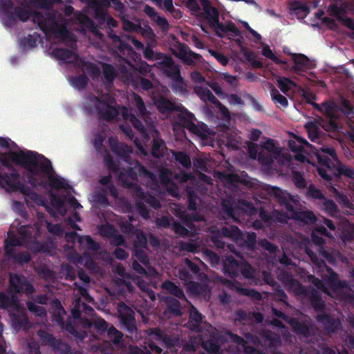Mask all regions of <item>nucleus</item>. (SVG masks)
I'll use <instances>...</instances> for the list:
<instances>
[{
	"label": "nucleus",
	"instance_id": "nucleus-1",
	"mask_svg": "<svg viewBox=\"0 0 354 354\" xmlns=\"http://www.w3.org/2000/svg\"><path fill=\"white\" fill-rule=\"evenodd\" d=\"M298 92L306 101L312 104L317 111L324 114L328 119V122H325L323 120L309 121L306 125V129L308 134V138L312 142L322 144L321 138L322 129L326 131H339L342 129V124L340 122V117L344 115L348 120L354 115V109L346 99L341 97L337 106L333 100L325 101L321 104L314 102L316 99L315 95L309 90L301 88L300 80L296 82L289 78V91ZM350 130H346V133L348 138L354 143V124L349 121L346 122Z\"/></svg>",
	"mask_w": 354,
	"mask_h": 354
},
{
	"label": "nucleus",
	"instance_id": "nucleus-2",
	"mask_svg": "<svg viewBox=\"0 0 354 354\" xmlns=\"http://www.w3.org/2000/svg\"><path fill=\"white\" fill-rule=\"evenodd\" d=\"M306 253L320 270L326 268L327 274L322 275V280L311 277L312 283L315 286V293L312 295L311 304L317 310L324 308V301L322 299L321 293H325L339 300H351L353 297L351 290L345 281H339L337 275L332 270L326 267L322 260H319L316 255L309 249H306Z\"/></svg>",
	"mask_w": 354,
	"mask_h": 354
},
{
	"label": "nucleus",
	"instance_id": "nucleus-3",
	"mask_svg": "<svg viewBox=\"0 0 354 354\" xmlns=\"http://www.w3.org/2000/svg\"><path fill=\"white\" fill-rule=\"evenodd\" d=\"M8 155L16 165L25 168L32 174H45L48 179L49 186L51 188L59 190L70 187L64 179L55 175V172L50 160L44 155L32 151L10 152Z\"/></svg>",
	"mask_w": 354,
	"mask_h": 354
},
{
	"label": "nucleus",
	"instance_id": "nucleus-4",
	"mask_svg": "<svg viewBox=\"0 0 354 354\" xmlns=\"http://www.w3.org/2000/svg\"><path fill=\"white\" fill-rule=\"evenodd\" d=\"M308 145L305 139L289 132V169L292 170V181L299 189L307 185L303 167L306 162L308 163L305 150Z\"/></svg>",
	"mask_w": 354,
	"mask_h": 354
},
{
	"label": "nucleus",
	"instance_id": "nucleus-5",
	"mask_svg": "<svg viewBox=\"0 0 354 354\" xmlns=\"http://www.w3.org/2000/svg\"><path fill=\"white\" fill-rule=\"evenodd\" d=\"M315 153L319 164L317 170L322 178L330 181L332 175H344L354 179V169L339 162L333 148L322 146L315 149Z\"/></svg>",
	"mask_w": 354,
	"mask_h": 354
},
{
	"label": "nucleus",
	"instance_id": "nucleus-6",
	"mask_svg": "<svg viewBox=\"0 0 354 354\" xmlns=\"http://www.w3.org/2000/svg\"><path fill=\"white\" fill-rule=\"evenodd\" d=\"M10 151L4 153V156L1 159L0 165H2L3 167L7 168L10 173L8 174V178L6 179L8 181L7 190L10 192H20L25 196H32V198L37 201V198H40V196L35 192H33L32 189L26 185H24L20 180V175L17 170L14 167L11 162L15 164L11 157L8 155Z\"/></svg>",
	"mask_w": 354,
	"mask_h": 354
},
{
	"label": "nucleus",
	"instance_id": "nucleus-7",
	"mask_svg": "<svg viewBox=\"0 0 354 354\" xmlns=\"http://www.w3.org/2000/svg\"><path fill=\"white\" fill-rule=\"evenodd\" d=\"M179 111L180 113L177 115L175 120L176 125L187 129L190 133L200 138L203 142H207L211 134V131L208 126L203 122L196 125L194 123L196 120L194 115L185 107H181Z\"/></svg>",
	"mask_w": 354,
	"mask_h": 354
},
{
	"label": "nucleus",
	"instance_id": "nucleus-8",
	"mask_svg": "<svg viewBox=\"0 0 354 354\" xmlns=\"http://www.w3.org/2000/svg\"><path fill=\"white\" fill-rule=\"evenodd\" d=\"M298 196L289 194V219L300 221L305 224H311L316 221V216L312 211H304L303 205Z\"/></svg>",
	"mask_w": 354,
	"mask_h": 354
},
{
	"label": "nucleus",
	"instance_id": "nucleus-9",
	"mask_svg": "<svg viewBox=\"0 0 354 354\" xmlns=\"http://www.w3.org/2000/svg\"><path fill=\"white\" fill-rule=\"evenodd\" d=\"M138 176L148 178L156 184L158 183L156 176L153 172L149 171L138 160L135 162L132 167H128L120 172L119 179L122 182L123 186L127 188L124 184V181H130L127 178L136 180Z\"/></svg>",
	"mask_w": 354,
	"mask_h": 354
},
{
	"label": "nucleus",
	"instance_id": "nucleus-10",
	"mask_svg": "<svg viewBox=\"0 0 354 354\" xmlns=\"http://www.w3.org/2000/svg\"><path fill=\"white\" fill-rule=\"evenodd\" d=\"M348 8V4L345 2L330 3L328 8V12L330 15L336 18V19L343 24L345 26L352 30L348 36L354 39V20L346 15V10Z\"/></svg>",
	"mask_w": 354,
	"mask_h": 354
},
{
	"label": "nucleus",
	"instance_id": "nucleus-11",
	"mask_svg": "<svg viewBox=\"0 0 354 354\" xmlns=\"http://www.w3.org/2000/svg\"><path fill=\"white\" fill-rule=\"evenodd\" d=\"M270 200L267 202L266 207H261L259 218L266 225H272L274 223H288V213L282 212L277 209H271Z\"/></svg>",
	"mask_w": 354,
	"mask_h": 354
},
{
	"label": "nucleus",
	"instance_id": "nucleus-12",
	"mask_svg": "<svg viewBox=\"0 0 354 354\" xmlns=\"http://www.w3.org/2000/svg\"><path fill=\"white\" fill-rule=\"evenodd\" d=\"M124 184L128 189L132 191V196L133 198L142 199L145 203L148 204L155 209H158L160 207L159 201L154 196L145 192L142 187L136 183L124 181Z\"/></svg>",
	"mask_w": 354,
	"mask_h": 354
},
{
	"label": "nucleus",
	"instance_id": "nucleus-13",
	"mask_svg": "<svg viewBox=\"0 0 354 354\" xmlns=\"http://www.w3.org/2000/svg\"><path fill=\"white\" fill-rule=\"evenodd\" d=\"M118 313L122 328L129 333H135L137 328L134 311L126 304L122 302L118 305Z\"/></svg>",
	"mask_w": 354,
	"mask_h": 354
},
{
	"label": "nucleus",
	"instance_id": "nucleus-14",
	"mask_svg": "<svg viewBox=\"0 0 354 354\" xmlns=\"http://www.w3.org/2000/svg\"><path fill=\"white\" fill-rule=\"evenodd\" d=\"M9 283L11 291L15 293L31 295L35 292L33 285L23 274H10Z\"/></svg>",
	"mask_w": 354,
	"mask_h": 354
},
{
	"label": "nucleus",
	"instance_id": "nucleus-15",
	"mask_svg": "<svg viewBox=\"0 0 354 354\" xmlns=\"http://www.w3.org/2000/svg\"><path fill=\"white\" fill-rule=\"evenodd\" d=\"M322 236H326L333 238L332 235L327 232L324 227H319L312 232V240L313 243L319 247V252L322 256L325 258L329 263H334L335 258L330 255L324 248V239Z\"/></svg>",
	"mask_w": 354,
	"mask_h": 354
},
{
	"label": "nucleus",
	"instance_id": "nucleus-16",
	"mask_svg": "<svg viewBox=\"0 0 354 354\" xmlns=\"http://www.w3.org/2000/svg\"><path fill=\"white\" fill-rule=\"evenodd\" d=\"M290 59L292 62V71L300 75H304L303 73L313 66V63L303 54L289 53Z\"/></svg>",
	"mask_w": 354,
	"mask_h": 354
},
{
	"label": "nucleus",
	"instance_id": "nucleus-17",
	"mask_svg": "<svg viewBox=\"0 0 354 354\" xmlns=\"http://www.w3.org/2000/svg\"><path fill=\"white\" fill-rule=\"evenodd\" d=\"M288 323L297 334L304 337L309 336L314 330L311 319L307 316L302 315L300 321L289 318Z\"/></svg>",
	"mask_w": 354,
	"mask_h": 354
},
{
	"label": "nucleus",
	"instance_id": "nucleus-18",
	"mask_svg": "<svg viewBox=\"0 0 354 354\" xmlns=\"http://www.w3.org/2000/svg\"><path fill=\"white\" fill-rule=\"evenodd\" d=\"M187 304L189 305V309L187 327L193 332L199 333L202 330L201 324L205 316L190 301Z\"/></svg>",
	"mask_w": 354,
	"mask_h": 354
},
{
	"label": "nucleus",
	"instance_id": "nucleus-19",
	"mask_svg": "<svg viewBox=\"0 0 354 354\" xmlns=\"http://www.w3.org/2000/svg\"><path fill=\"white\" fill-rule=\"evenodd\" d=\"M95 98L97 102L100 103V104L95 106L96 111L101 118L111 121L118 117L119 111L116 107L109 105L106 102L100 100L98 97Z\"/></svg>",
	"mask_w": 354,
	"mask_h": 354
},
{
	"label": "nucleus",
	"instance_id": "nucleus-20",
	"mask_svg": "<svg viewBox=\"0 0 354 354\" xmlns=\"http://www.w3.org/2000/svg\"><path fill=\"white\" fill-rule=\"evenodd\" d=\"M151 156L156 158L163 157L167 147L165 141L160 137V132L158 130L154 129L151 132Z\"/></svg>",
	"mask_w": 354,
	"mask_h": 354
},
{
	"label": "nucleus",
	"instance_id": "nucleus-21",
	"mask_svg": "<svg viewBox=\"0 0 354 354\" xmlns=\"http://www.w3.org/2000/svg\"><path fill=\"white\" fill-rule=\"evenodd\" d=\"M241 261H237L232 256H227L223 262V271L225 276L235 279L239 276V270Z\"/></svg>",
	"mask_w": 354,
	"mask_h": 354
},
{
	"label": "nucleus",
	"instance_id": "nucleus-22",
	"mask_svg": "<svg viewBox=\"0 0 354 354\" xmlns=\"http://www.w3.org/2000/svg\"><path fill=\"white\" fill-rule=\"evenodd\" d=\"M261 198L263 200V201L254 196L253 198L254 203L247 200H241L240 204L245 212L250 214H257L258 211L259 212H260L261 207H266L267 202H269V197L262 196Z\"/></svg>",
	"mask_w": 354,
	"mask_h": 354
},
{
	"label": "nucleus",
	"instance_id": "nucleus-23",
	"mask_svg": "<svg viewBox=\"0 0 354 354\" xmlns=\"http://www.w3.org/2000/svg\"><path fill=\"white\" fill-rule=\"evenodd\" d=\"M48 32H52L55 38L63 41L74 40V35L67 29L66 26L56 21L50 26Z\"/></svg>",
	"mask_w": 354,
	"mask_h": 354
},
{
	"label": "nucleus",
	"instance_id": "nucleus-24",
	"mask_svg": "<svg viewBox=\"0 0 354 354\" xmlns=\"http://www.w3.org/2000/svg\"><path fill=\"white\" fill-rule=\"evenodd\" d=\"M203 7L205 18L208 20L209 26H214L219 21V13L218 10L211 6L209 0H200Z\"/></svg>",
	"mask_w": 354,
	"mask_h": 354
},
{
	"label": "nucleus",
	"instance_id": "nucleus-25",
	"mask_svg": "<svg viewBox=\"0 0 354 354\" xmlns=\"http://www.w3.org/2000/svg\"><path fill=\"white\" fill-rule=\"evenodd\" d=\"M0 8L3 12V18L6 24L9 26H13L16 23L15 14L10 9L14 10V3L11 0H0Z\"/></svg>",
	"mask_w": 354,
	"mask_h": 354
},
{
	"label": "nucleus",
	"instance_id": "nucleus-26",
	"mask_svg": "<svg viewBox=\"0 0 354 354\" xmlns=\"http://www.w3.org/2000/svg\"><path fill=\"white\" fill-rule=\"evenodd\" d=\"M161 288L167 290L177 299L185 301L187 303H189V301L186 297L183 290L173 281L170 280H165L162 283Z\"/></svg>",
	"mask_w": 354,
	"mask_h": 354
},
{
	"label": "nucleus",
	"instance_id": "nucleus-27",
	"mask_svg": "<svg viewBox=\"0 0 354 354\" xmlns=\"http://www.w3.org/2000/svg\"><path fill=\"white\" fill-rule=\"evenodd\" d=\"M166 310L176 317L183 316V309L179 300L174 297H167L165 299Z\"/></svg>",
	"mask_w": 354,
	"mask_h": 354
},
{
	"label": "nucleus",
	"instance_id": "nucleus-28",
	"mask_svg": "<svg viewBox=\"0 0 354 354\" xmlns=\"http://www.w3.org/2000/svg\"><path fill=\"white\" fill-rule=\"evenodd\" d=\"M317 320L324 327L328 333L335 332L340 326V321L338 318L334 319L324 314L318 315Z\"/></svg>",
	"mask_w": 354,
	"mask_h": 354
},
{
	"label": "nucleus",
	"instance_id": "nucleus-29",
	"mask_svg": "<svg viewBox=\"0 0 354 354\" xmlns=\"http://www.w3.org/2000/svg\"><path fill=\"white\" fill-rule=\"evenodd\" d=\"M261 147L268 152L281 157L280 160L282 162H288V155H285L282 151V148L277 145L274 140L271 138H268L265 142H261Z\"/></svg>",
	"mask_w": 354,
	"mask_h": 354
},
{
	"label": "nucleus",
	"instance_id": "nucleus-30",
	"mask_svg": "<svg viewBox=\"0 0 354 354\" xmlns=\"http://www.w3.org/2000/svg\"><path fill=\"white\" fill-rule=\"evenodd\" d=\"M154 104L158 110L162 113H170L175 110H178L174 103L162 96L158 97Z\"/></svg>",
	"mask_w": 354,
	"mask_h": 354
},
{
	"label": "nucleus",
	"instance_id": "nucleus-31",
	"mask_svg": "<svg viewBox=\"0 0 354 354\" xmlns=\"http://www.w3.org/2000/svg\"><path fill=\"white\" fill-rule=\"evenodd\" d=\"M111 151L120 158H123L125 160L133 152V149L131 146L124 143H119L118 142H111Z\"/></svg>",
	"mask_w": 354,
	"mask_h": 354
},
{
	"label": "nucleus",
	"instance_id": "nucleus-32",
	"mask_svg": "<svg viewBox=\"0 0 354 354\" xmlns=\"http://www.w3.org/2000/svg\"><path fill=\"white\" fill-rule=\"evenodd\" d=\"M221 234L223 236L229 238L232 241L238 242L243 239V233L235 225L224 226L221 228Z\"/></svg>",
	"mask_w": 354,
	"mask_h": 354
},
{
	"label": "nucleus",
	"instance_id": "nucleus-33",
	"mask_svg": "<svg viewBox=\"0 0 354 354\" xmlns=\"http://www.w3.org/2000/svg\"><path fill=\"white\" fill-rule=\"evenodd\" d=\"M310 7V6L304 5L299 2L291 5V6L289 5V17L297 16L299 18L304 19L309 13Z\"/></svg>",
	"mask_w": 354,
	"mask_h": 354
},
{
	"label": "nucleus",
	"instance_id": "nucleus-34",
	"mask_svg": "<svg viewBox=\"0 0 354 354\" xmlns=\"http://www.w3.org/2000/svg\"><path fill=\"white\" fill-rule=\"evenodd\" d=\"M178 218L187 227H190L194 222H199L203 221V216L198 213H187L186 211L181 212L178 214Z\"/></svg>",
	"mask_w": 354,
	"mask_h": 354
},
{
	"label": "nucleus",
	"instance_id": "nucleus-35",
	"mask_svg": "<svg viewBox=\"0 0 354 354\" xmlns=\"http://www.w3.org/2000/svg\"><path fill=\"white\" fill-rule=\"evenodd\" d=\"M202 347L210 354H216L221 349L219 341L215 336H210V337L202 342Z\"/></svg>",
	"mask_w": 354,
	"mask_h": 354
},
{
	"label": "nucleus",
	"instance_id": "nucleus-36",
	"mask_svg": "<svg viewBox=\"0 0 354 354\" xmlns=\"http://www.w3.org/2000/svg\"><path fill=\"white\" fill-rule=\"evenodd\" d=\"M258 160L261 164L268 167H271L274 160H277L279 165H286L287 162H282L281 157H277L274 154L271 153H268L264 151H261L259 153Z\"/></svg>",
	"mask_w": 354,
	"mask_h": 354
},
{
	"label": "nucleus",
	"instance_id": "nucleus-37",
	"mask_svg": "<svg viewBox=\"0 0 354 354\" xmlns=\"http://www.w3.org/2000/svg\"><path fill=\"white\" fill-rule=\"evenodd\" d=\"M52 55L57 59L65 63L71 62V59L75 55V53L66 48H57L52 51Z\"/></svg>",
	"mask_w": 354,
	"mask_h": 354
},
{
	"label": "nucleus",
	"instance_id": "nucleus-38",
	"mask_svg": "<svg viewBox=\"0 0 354 354\" xmlns=\"http://www.w3.org/2000/svg\"><path fill=\"white\" fill-rule=\"evenodd\" d=\"M6 253L9 257L14 258L20 264L28 263L31 259V257L28 252H20L16 253L14 248L9 249L8 245L6 247Z\"/></svg>",
	"mask_w": 354,
	"mask_h": 354
},
{
	"label": "nucleus",
	"instance_id": "nucleus-39",
	"mask_svg": "<svg viewBox=\"0 0 354 354\" xmlns=\"http://www.w3.org/2000/svg\"><path fill=\"white\" fill-rule=\"evenodd\" d=\"M102 73L107 84H112L117 77L118 73L114 66L110 64H102Z\"/></svg>",
	"mask_w": 354,
	"mask_h": 354
},
{
	"label": "nucleus",
	"instance_id": "nucleus-40",
	"mask_svg": "<svg viewBox=\"0 0 354 354\" xmlns=\"http://www.w3.org/2000/svg\"><path fill=\"white\" fill-rule=\"evenodd\" d=\"M32 21L37 24L39 28L45 33H48L50 24L42 13L38 11L32 12Z\"/></svg>",
	"mask_w": 354,
	"mask_h": 354
},
{
	"label": "nucleus",
	"instance_id": "nucleus-41",
	"mask_svg": "<svg viewBox=\"0 0 354 354\" xmlns=\"http://www.w3.org/2000/svg\"><path fill=\"white\" fill-rule=\"evenodd\" d=\"M153 334L157 336L158 339L160 340L167 348H171L176 344L177 340L175 338L162 333L159 328H155Z\"/></svg>",
	"mask_w": 354,
	"mask_h": 354
},
{
	"label": "nucleus",
	"instance_id": "nucleus-42",
	"mask_svg": "<svg viewBox=\"0 0 354 354\" xmlns=\"http://www.w3.org/2000/svg\"><path fill=\"white\" fill-rule=\"evenodd\" d=\"M196 93L203 100H207L215 105H221V102L213 95L209 88L206 87H200L196 90Z\"/></svg>",
	"mask_w": 354,
	"mask_h": 354
},
{
	"label": "nucleus",
	"instance_id": "nucleus-43",
	"mask_svg": "<svg viewBox=\"0 0 354 354\" xmlns=\"http://www.w3.org/2000/svg\"><path fill=\"white\" fill-rule=\"evenodd\" d=\"M263 189L269 196H274L279 201H281L286 208L288 209V198L282 197V193L279 188L269 185H265Z\"/></svg>",
	"mask_w": 354,
	"mask_h": 354
},
{
	"label": "nucleus",
	"instance_id": "nucleus-44",
	"mask_svg": "<svg viewBox=\"0 0 354 354\" xmlns=\"http://www.w3.org/2000/svg\"><path fill=\"white\" fill-rule=\"evenodd\" d=\"M320 205L322 209L330 216H335L338 212L337 206L332 200L324 198Z\"/></svg>",
	"mask_w": 354,
	"mask_h": 354
},
{
	"label": "nucleus",
	"instance_id": "nucleus-45",
	"mask_svg": "<svg viewBox=\"0 0 354 354\" xmlns=\"http://www.w3.org/2000/svg\"><path fill=\"white\" fill-rule=\"evenodd\" d=\"M173 156L176 162L185 169H189L192 166L189 156L185 151H173Z\"/></svg>",
	"mask_w": 354,
	"mask_h": 354
},
{
	"label": "nucleus",
	"instance_id": "nucleus-46",
	"mask_svg": "<svg viewBox=\"0 0 354 354\" xmlns=\"http://www.w3.org/2000/svg\"><path fill=\"white\" fill-rule=\"evenodd\" d=\"M54 305L55 309L53 313V320L59 324H62L64 323L63 315L66 314L65 309L58 299L54 301Z\"/></svg>",
	"mask_w": 354,
	"mask_h": 354
},
{
	"label": "nucleus",
	"instance_id": "nucleus-47",
	"mask_svg": "<svg viewBox=\"0 0 354 354\" xmlns=\"http://www.w3.org/2000/svg\"><path fill=\"white\" fill-rule=\"evenodd\" d=\"M170 86L174 93L185 94L187 92V84L182 76L172 80Z\"/></svg>",
	"mask_w": 354,
	"mask_h": 354
},
{
	"label": "nucleus",
	"instance_id": "nucleus-48",
	"mask_svg": "<svg viewBox=\"0 0 354 354\" xmlns=\"http://www.w3.org/2000/svg\"><path fill=\"white\" fill-rule=\"evenodd\" d=\"M270 88V95L272 99L275 104H279L282 106H286L288 105L287 98L282 95L279 91L273 86V84L268 83Z\"/></svg>",
	"mask_w": 354,
	"mask_h": 354
},
{
	"label": "nucleus",
	"instance_id": "nucleus-49",
	"mask_svg": "<svg viewBox=\"0 0 354 354\" xmlns=\"http://www.w3.org/2000/svg\"><path fill=\"white\" fill-rule=\"evenodd\" d=\"M39 37L40 35L37 32L29 34L27 37L21 39L20 45L24 48H34L37 46V42Z\"/></svg>",
	"mask_w": 354,
	"mask_h": 354
},
{
	"label": "nucleus",
	"instance_id": "nucleus-50",
	"mask_svg": "<svg viewBox=\"0 0 354 354\" xmlns=\"http://www.w3.org/2000/svg\"><path fill=\"white\" fill-rule=\"evenodd\" d=\"M162 73L171 80L181 76L180 66L175 62L167 68H162Z\"/></svg>",
	"mask_w": 354,
	"mask_h": 354
},
{
	"label": "nucleus",
	"instance_id": "nucleus-51",
	"mask_svg": "<svg viewBox=\"0 0 354 354\" xmlns=\"http://www.w3.org/2000/svg\"><path fill=\"white\" fill-rule=\"evenodd\" d=\"M134 234L136 235V240L133 243V248H147V238L145 233L139 229Z\"/></svg>",
	"mask_w": 354,
	"mask_h": 354
},
{
	"label": "nucleus",
	"instance_id": "nucleus-52",
	"mask_svg": "<svg viewBox=\"0 0 354 354\" xmlns=\"http://www.w3.org/2000/svg\"><path fill=\"white\" fill-rule=\"evenodd\" d=\"M88 78L84 74L74 76L71 78V85L79 90L86 88L88 84Z\"/></svg>",
	"mask_w": 354,
	"mask_h": 354
},
{
	"label": "nucleus",
	"instance_id": "nucleus-53",
	"mask_svg": "<svg viewBox=\"0 0 354 354\" xmlns=\"http://www.w3.org/2000/svg\"><path fill=\"white\" fill-rule=\"evenodd\" d=\"M28 310L33 313L35 316L39 317H44L46 316V311L44 307L37 305L35 302L27 301L26 303Z\"/></svg>",
	"mask_w": 354,
	"mask_h": 354
},
{
	"label": "nucleus",
	"instance_id": "nucleus-54",
	"mask_svg": "<svg viewBox=\"0 0 354 354\" xmlns=\"http://www.w3.org/2000/svg\"><path fill=\"white\" fill-rule=\"evenodd\" d=\"M17 299L13 295H9L3 292H0V306L2 308H7L15 305Z\"/></svg>",
	"mask_w": 354,
	"mask_h": 354
},
{
	"label": "nucleus",
	"instance_id": "nucleus-55",
	"mask_svg": "<svg viewBox=\"0 0 354 354\" xmlns=\"http://www.w3.org/2000/svg\"><path fill=\"white\" fill-rule=\"evenodd\" d=\"M241 274L245 279H254V270L251 265L245 261H241L239 274Z\"/></svg>",
	"mask_w": 354,
	"mask_h": 354
},
{
	"label": "nucleus",
	"instance_id": "nucleus-56",
	"mask_svg": "<svg viewBox=\"0 0 354 354\" xmlns=\"http://www.w3.org/2000/svg\"><path fill=\"white\" fill-rule=\"evenodd\" d=\"M107 335L114 344H120L123 337L122 332L118 330L115 327L111 326L107 330Z\"/></svg>",
	"mask_w": 354,
	"mask_h": 354
},
{
	"label": "nucleus",
	"instance_id": "nucleus-57",
	"mask_svg": "<svg viewBox=\"0 0 354 354\" xmlns=\"http://www.w3.org/2000/svg\"><path fill=\"white\" fill-rule=\"evenodd\" d=\"M38 335L43 341L44 343L46 344L50 345L51 346H53L55 348H58V342L57 340L52 334L48 333L43 330H39L38 332Z\"/></svg>",
	"mask_w": 354,
	"mask_h": 354
},
{
	"label": "nucleus",
	"instance_id": "nucleus-58",
	"mask_svg": "<svg viewBox=\"0 0 354 354\" xmlns=\"http://www.w3.org/2000/svg\"><path fill=\"white\" fill-rule=\"evenodd\" d=\"M13 12L16 19H19L24 22L27 21L32 16V12L20 6H15Z\"/></svg>",
	"mask_w": 354,
	"mask_h": 354
},
{
	"label": "nucleus",
	"instance_id": "nucleus-59",
	"mask_svg": "<svg viewBox=\"0 0 354 354\" xmlns=\"http://www.w3.org/2000/svg\"><path fill=\"white\" fill-rule=\"evenodd\" d=\"M83 24L86 26L94 35L101 38L103 35L99 30L98 25L91 18L85 17Z\"/></svg>",
	"mask_w": 354,
	"mask_h": 354
},
{
	"label": "nucleus",
	"instance_id": "nucleus-60",
	"mask_svg": "<svg viewBox=\"0 0 354 354\" xmlns=\"http://www.w3.org/2000/svg\"><path fill=\"white\" fill-rule=\"evenodd\" d=\"M202 58L203 57L200 54L194 53L191 50L185 52L181 57L184 63L187 65H193L194 64V60L200 61Z\"/></svg>",
	"mask_w": 354,
	"mask_h": 354
},
{
	"label": "nucleus",
	"instance_id": "nucleus-61",
	"mask_svg": "<svg viewBox=\"0 0 354 354\" xmlns=\"http://www.w3.org/2000/svg\"><path fill=\"white\" fill-rule=\"evenodd\" d=\"M135 205L138 214L145 219L149 218V212L142 199L134 198Z\"/></svg>",
	"mask_w": 354,
	"mask_h": 354
},
{
	"label": "nucleus",
	"instance_id": "nucleus-62",
	"mask_svg": "<svg viewBox=\"0 0 354 354\" xmlns=\"http://www.w3.org/2000/svg\"><path fill=\"white\" fill-rule=\"evenodd\" d=\"M142 50L144 57L149 61L160 59V58L162 57V53H158L156 54L152 48L149 44L145 48H144Z\"/></svg>",
	"mask_w": 354,
	"mask_h": 354
},
{
	"label": "nucleus",
	"instance_id": "nucleus-63",
	"mask_svg": "<svg viewBox=\"0 0 354 354\" xmlns=\"http://www.w3.org/2000/svg\"><path fill=\"white\" fill-rule=\"evenodd\" d=\"M221 78L226 82L233 91H236L239 86V79L236 75H231L227 73H223Z\"/></svg>",
	"mask_w": 354,
	"mask_h": 354
},
{
	"label": "nucleus",
	"instance_id": "nucleus-64",
	"mask_svg": "<svg viewBox=\"0 0 354 354\" xmlns=\"http://www.w3.org/2000/svg\"><path fill=\"white\" fill-rule=\"evenodd\" d=\"M187 209L190 211H195L197 208V201L199 199L197 194L192 190L187 191Z\"/></svg>",
	"mask_w": 354,
	"mask_h": 354
}]
</instances>
